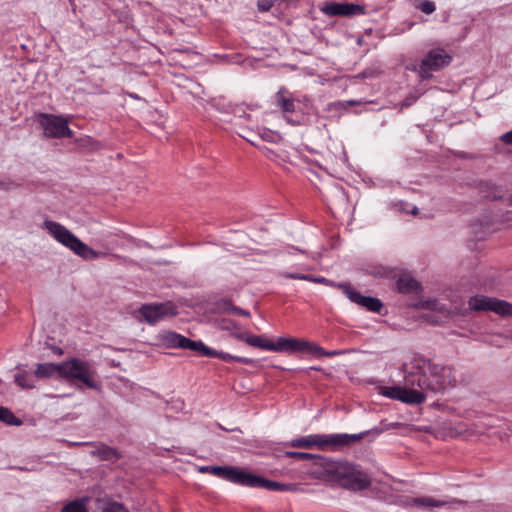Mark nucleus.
<instances>
[{"label": "nucleus", "instance_id": "nucleus-1", "mask_svg": "<svg viewBox=\"0 0 512 512\" xmlns=\"http://www.w3.org/2000/svg\"><path fill=\"white\" fill-rule=\"evenodd\" d=\"M405 382L409 386H416L418 391H422L425 399L429 394H436L454 387L456 378L451 367L428 361L424 362L416 371L410 372L405 377Z\"/></svg>", "mask_w": 512, "mask_h": 512}, {"label": "nucleus", "instance_id": "nucleus-2", "mask_svg": "<svg viewBox=\"0 0 512 512\" xmlns=\"http://www.w3.org/2000/svg\"><path fill=\"white\" fill-rule=\"evenodd\" d=\"M159 343L170 349H189L196 351L202 356L218 358L224 362H237L244 365L253 364V359L241 356H235L227 352L218 351L206 346L202 341H193L174 331H163L158 335Z\"/></svg>", "mask_w": 512, "mask_h": 512}, {"label": "nucleus", "instance_id": "nucleus-3", "mask_svg": "<svg viewBox=\"0 0 512 512\" xmlns=\"http://www.w3.org/2000/svg\"><path fill=\"white\" fill-rule=\"evenodd\" d=\"M245 339L252 347L274 352H302L325 357H333L342 354V351H326L312 342L292 337H279L276 342L260 337H245Z\"/></svg>", "mask_w": 512, "mask_h": 512}, {"label": "nucleus", "instance_id": "nucleus-4", "mask_svg": "<svg viewBox=\"0 0 512 512\" xmlns=\"http://www.w3.org/2000/svg\"><path fill=\"white\" fill-rule=\"evenodd\" d=\"M322 474L327 481L336 482L353 491H361L371 485L368 474L348 462H327Z\"/></svg>", "mask_w": 512, "mask_h": 512}, {"label": "nucleus", "instance_id": "nucleus-5", "mask_svg": "<svg viewBox=\"0 0 512 512\" xmlns=\"http://www.w3.org/2000/svg\"><path fill=\"white\" fill-rule=\"evenodd\" d=\"M365 435V432L359 434H310L292 439L288 445L294 448H317L322 451H338L359 442Z\"/></svg>", "mask_w": 512, "mask_h": 512}, {"label": "nucleus", "instance_id": "nucleus-6", "mask_svg": "<svg viewBox=\"0 0 512 512\" xmlns=\"http://www.w3.org/2000/svg\"><path fill=\"white\" fill-rule=\"evenodd\" d=\"M44 228L48 231V233L59 243H61L66 248L70 249L77 256L81 257L84 260H93L100 257V253L90 248L84 242H82L78 237H76L70 230H68L62 224L45 220Z\"/></svg>", "mask_w": 512, "mask_h": 512}, {"label": "nucleus", "instance_id": "nucleus-7", "mask_svg": "<svg viewBox=\"0 0 512 512\" xmlns=\"http://www.w3.org/2000/svg\"><path fill=\"white\" fill-rule=\"evenodd\" d=\"M96 372L92 366L81 359L71 358L62 363L61 378L68 380H78L87 388H97L95 381Z\"/></svg>", "mask_w": 512, "mask_h": 512}, {"label": "nucleus", "instance_id": "nucleus-8", "mask_svg": "<svg viewBox=\"0 0 512 512\" xmlns=\"http://www.w3.org/2000/svg\"><path fill=\"white\" fill-rule=\"evenodd\" d=\"M37 122L43 129L44 136L47 138H72L74 132L69 128L68 119L60 115L39 113L36 116Z\"/></svg>", "mask_w": 512, "mask_h": 512}, {"label": "nucleus", "instance_id": "nucleus-9", "mask_svg": "<svg viewBox=\"0 0 512 512\" xmlns=\"http://www.w3.org/2000/svg\"><path fill=\"white\" fill-rule=\"evenodd\" d=\"M452 61V56L442 48L430 50L422 59L419 66V76L426 80L431 78L432 72L439 71L448 66Z\"/></svg>", "mask_w": 512, "mask_h": 512}, {"label": "nucleus", "instance_id": "nucleus-10", "mask_svg": "<svg viewBox=\"0 0 512 512\" xmlns=\"http://www.w3.org/2000/svg\"><path fill=\"white\" fill-rule=\"evenodd\" d=\"M468 304L474 311H493L504 317H512V304L504 300L477 295L471 297Z\"/></svg>", "mask_w": 512, "mask_h": 512}, {"label": "nucleus", "instance_id": "nucleus-11", "mask_svg": "<svg viewBox=\"0 0 512 512\" xmlns=\"http://www.w3.org/2000/svg\"><path fill=\"white\" fill-rule=\"evenodd\" d=\"M381 394L390 399L399 400L407 404H421L424 402L423 392L418 391L416 386L413 387L407 384L406 387H383Z\"/></svg>", "mask_w": 512, "mask_h": 512}, {"label": "nucleus", "instance_id": "nucleus-12", "mask_svg": "<svg viewBox=\"0 0 512 512\" xmlns=\"http://www.w3.org/2000/svg\"><path fill=\"white\" fill-rule=\"evenodd\" d=\"M139 314L149 324H155L167 316H175L176 308L172 303L144 304L139 308Z\"/></svg>", "mask_w": 512, "mask_h": 512}, {"label": "nucleus", "instance_id": "nucleus-13", "mask_svg": "<svg viewBox=\"0 0 512 512\" xmlns=\"http://www.w3.org/2000/svg\"><path fill=\"white\" fill-rule=\"evenodd\" d=\"M321 11L328 16L352 17L365 14V7L354 3L327 2Z\"/></svg>", "mask_w": 512, "mask_h": 512}, {"label": "nucleus", "instance_id": "nucleus-14", "mask_svg": "<svg viewBox=\"0 0 512 512\" xmlns=\"http://www.w3.org/2000/svg\"><path fill=\"white\" fill-rule=\"evenodd\" d=\"M274 104L281 110L283 117L291 124H296L291 116L295 112V100L292 94L281 87L274 95Z\"/></svg>", "mask_w": 512, "mask_h": 512}, {"label": "nucleus", "instance_id": "nucleus-15", "mask_svg": "<svg viewBox=\"0 0 512 512\" xmlns=\"http://www.w3.org/2000/svg\"><path fill=\"white\" fill-rule=\"evenodd\" d=\"M220 327L223 330L231 331V335L233 337L240 341H244L248 345L250 344L246 341L245 337H259V335H250L246 331H242L238 323L230 319H222L220 322ZM260 338L266 339L264 336H260Z\"/></svg>", "mask_w": 512, "mask_h": 512}, {"label": "nucleus", "instance_id": "nucleus-16", "mask_svg": "<svg viewBox=\"0 0 512 512\" xmlns=\"http://www.w3.org/2000/svg\"><path fill=\"white\" fill-rule=\"evenodd\" d=\"M260 480L261 476L254 475L252 473L246 472L245 470L238 468L234 484L247 486L251 488H259Z\"/></svg>", "mask_w": 512, "mask_h": 512}, {"label": "nucleus", "instance_id": "nucleus-17", "mask_svg": "<svg viewBox=\"0 0 512 512\" xmlns=\"http://www.w3.org/2000/svg\"><path fill=\"white\" fill-rule=\"evenodd\" d=\"M62 363H40L35 369L37 378H50L54 375L61 377Z\"/></svg>", "mask_w": 512, "mask_h": 512}, {"label": "nucleus", "instance_id": "nucleus-18", "mask_svg": "<svg viewBox=\"0 0 512 512\" xmlns=\"http://www.w3.org/2000/svg\"><path fill=\"white\" fill-rule=\"evenodd\" d=\"M91 454L105 461H116L121 457L116 449L104 444L96 445L95 449L91 451Z\"/></svg>", "mask_w": 512, "mask_h": 512}, {"label": "nucleus", "instance_id": "nucleus-19", "mask_svg": "<svg viewBox=\"0 0 512 512\" xmlns=\"http://www.w3.org/2000/svg\"><path fill=\"white\" fill-rule=\"evenodd\" d=\"M396 285L398 291L401 293H416L420 288L418 281L409 275H401Z\"/></svg>", "mask_w": 512, "mask_h": 512}, {"label": "nucleus", "instance_id": "nucleus-20", "mask_svg": "<svg viewBox=\"0 0 512 512\" xmlns=\"http://www.w3.org/2000/svg\"><path fill=\"white\" fill-rule=\"evenodd\" d=\"M286 456L289 458L296 459V460L313 461L314 464H319V465L323 466V470L326 467V463L331 462L330 460H327L326 458H324L320 455L306 453V452L287 451Z\"/></svg>", "mask_w": 512, "mask_h": 512}, {"label": "nucleus", "instance_id": "nucleus-21", "mask_svg": "<svg viewBox=\"0 0 512 512\" xmlns=\"http://www.w3.org/2000/svg\"><path fill=\"white\" fill-rule=\"evenodd\" d=\"M259 488L269 491H294L296 489V485L291 483H280L261 477Z\"/></svg>", "mask_w": 512, "mask_h": 512}, {"label": "nucleus", "instance_id": "nucleus-22", "mask_svg": "<svg viewBox=\"0 0 512 512\" xmlns=\"http://www.w3.org/2000/svg\"><path fill=\"white\" fill-rule=\"evenodd\" d=\"M237 469V467L233 466H216L212 468V475L234 483Z\"/></svg>", "mask_w": 512, "mask_h": 512}, {"label": "nucleus", "instance_id": "nucleus-23", "mask_svg": "<svg viewBox=\"0 0 512 512\" xmlns=\"http://www.w3.org/2000/svg\"><path fill=\"white\" fill-rule=\"evenodd\" d=\"M411 503L417 507H424V508H434V507H441L447 505L449 502L447 501H441V500H435L431 497H417L413 498L411 500Z\"/></svg>", "mask_w": 512, "mask_h": 512}, {"label": "nucleus", "instance_id": "nucleus-24", "mask_svg": "<svg viewBox=\"0 0 512 512\" xmlns=\"http://www.w3.org/2000/svg\"><path fill=\"white\" fill-rule=\"evenodd\" d=\"M15 382L18 386L24 389H33L35 388L34 381L31 375L27 371L19 372L15 375Z\"/></svg>", "mask_w": 512, "mask_h": 512}, {"label": "nucleus", "instance_id": "nucleus-25", "mask_svg": "<svg viewBox=\"0 0 512 512\" xmlns=\"http://www.w3.org/2000/svg\"><path fill=\"white\" fill-rule=\"evenodd\" d=\"M283 276L286 278H289V279L305 280V281L314 282V283H326L327 282V280L324 277H315V276H312L309 274L286 272L283 274Z\"/></svg>", "mask_w": 512, "mask_h": 512}, {"label": "nucleus", "instance_id": "nucleus-26", "mask_svg": "<svg viewBox=\"0 0 512 512\" xmlns=\"http://www.w3.org/2000/svg\"><path fill=\"white\" fill-rule=\"evenodd\" d=\"M344 293L349 298L350 301L358 304L362 307V304L366 301L368 296L362 295L357 290L353 289L349 285L344 286Z\"/></svg>", "mask_w": 512, "mask_h": 512}, {"label": "nucleus", "instance_id": "nucleus-27", "mask_svg": "<svg viewBox=\"0 0 512 512\" xmlns=\"http://www.w3.org/2000/svg\"><path fill=\"white\" fill-rule=\"evenodd\" d=\"M0 421L8 425L18 426L21 424V420L16 418L14 414L8 408L5 407H0Z\"/></svg>", "mask_w": 512, "mask_h": 512}, {"label": "nucleus", "instance_id": "nucleus-28", "mask_svg": "<svg viewBox=\"0 0 512 512\" xmlns=\"http://www.w3.org/2000/svg\"><path fill=\"white\" fill-rule=\"evenodd\" d=\"M61 512H88V509L82 500L77 499L67 503Z\"/></svg>", "mask_w": 512, "mask_h": 512}, {"label": "nucleus", "instance_id": "nucleus-29", "mask_svg": "<svg viewBox=\"0 0 512 512\" xmlns=\"http://www.w3.org/2000/svg\"><path fill=\"white\" fill-rule=\"evenodd\" d=\"M362 307L368 311L379 313L383 307L382 302L378 298L368 296Z\"/></svg>", "mask_w": 512, "mask_h": 512}, {"label": "nucleus", "instance_id": "nucleus-30", "mask_svg": "<svg viewBox=\"0 0 512 512\" xmlns=\"http://www.w3.org/2000/svg\"><path fill=\"white\" fill-rule=\"evenodd\" d=\"M101 512H129V511L122 503H119L116 501H110L104 505Z\"/></svg>", "mask_w": 512, "mask_h": 512}, {"label": "nucleus", "instance_id": "nucleus-31", "mask_svg": "<svg viewBox=\"0 0 512 512\" xmlns=\"http://www.w3.org/2000/svg\"><path fill=\"white\" fill-rule=\"evenodd\" d=\"M224 310L239 316L250 317V312L248 310L233 306L230 301L224 302Z\"/></svg>", "mask_w": 512, "mask_h": 512}, {"label": "nucleus", "instance_id": "nucleus-32", "mask_svg": "<svg viewBox=\"0 0 512 512\" xmlns=\"http://www.w3.org/2000/svg\"><path fill=\"white\" fill-rule=\"evenodd\" d=\"M419 8L425 14H432L436 10L435 4L431 1L422 2Z\"/></svg>", "mask_w": 512, "mask_h": 512}, {"label": "nucleus", "instance_id": "nucleus-33", "mask_svg": "<svg viewBox=\"0 0 512 512\" xmlns=\"http://www.w3.org/2000/svg\"><path fill=\"white\" fill-rule=\"evenodd\" d=\"M501 140L507 145H512V131L503 134Z\"/></svg>", "mask_w": 512, "mask_h": 512}, {"label": "nucleus", "instance_id": "nucleus-34", "mask_svg": "<svg viewBox=\"0 0 512 512\" xmlns=\"http://www.w3.org/2000/svg\"><path fill=\"white\" fill-rule=\"evenodd\" d=\"M216 466H203L200 468V471L203 473H210L212 474V468H215Z\"/></svg>", "mask_w": 512, "mask_h": 512}, {"label": "nucleus", "instance_id": "nucleus-35", "mask_svg": "<svg viewBox=\"0 0 512 512\" xmlns=\"http://www.w3.org/2000/svg\"><path fill=\"white\" fill-rule=\"evenodd\" d=\"M397 426H398V423H393V424L390 425V427H392V428H395Z\"/></svg>", "mask_w": 512, "mask_h": 512}, {"label": "nucleus", "instance_id": "nucleus-36", "mask_svg": "<svg viewBox=\"0 0 512 512\" xmlns=\"http://www.w3.org/2000/svg\"><path fill=\"white\" fill-rule=\"evenodd\" d=\"M80 141H90V138H87V139H81Z\"/></svg>", "mask_w": 512, "mask_h": 512}, {"label": "nucleus", "instance_id": "nucleus-37", "mask_svg": "<svg viewBox=\"0 0 512 512\" xmlns=\"http://www.w3.org/2000/svg\"><path fill=\"white\" fill-rule=\"evenodd\" d=\"M295 249H296L297 251H299L300 253H304V251H303V250H300V249H298V248H295Z\"/></svg>", "mask_w": 512, "mask_h": 512}]
</instances>
